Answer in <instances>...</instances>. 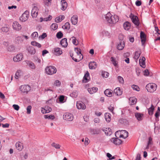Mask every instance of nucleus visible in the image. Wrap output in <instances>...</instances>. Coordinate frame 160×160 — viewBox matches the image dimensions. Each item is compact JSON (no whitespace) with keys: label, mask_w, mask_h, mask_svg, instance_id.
Here are the masks:
<instances>
[{"label":"nucleus","mask_w":160,"mask_h":160,"mask_svg":"<svg viewBox=\"0 0 160 160\" xmlns=\"http://www.w3.org/2000/svg\"><path fill=\"white\" fill-rule=\"evenodd\" d=\"M105 20L111 24H114L119 20L118 17L116 15H112L110 12H108L105 15Z\"/></svg>","instance_id":"nucleus-1"},{"label":"nucleus","mask_w":160,"mask_h":160,"mask_svg":"<svg viewBox=\"0 0 160 160\" xmlns=\"http://www.w3.org/2000/svg\"><path fill=\"white\" fill-rule=\"evenodd\" d=\"M46 73L49 75H52L55 73L57 71L56 68L54 66H50L47 67L45 69Z\"/></svg>","instance_id":"nucleus-2"},{"label":"nucleus","mask_w":160,"mask_h":160,"mask_svg":"<svg viewBox=\"0 0 160 160\" xmlns=\"http://www.w3.org/2000/svg\"><path fill=\"white\" fill-rule=\"evenodd\" d=\"M157 85L155 83H149L148 84L146 87V89L149 92H152L156 89Z\"/></svg>","instance_id":"nucleus-3"},{"label":"nucleus","mask_w":160,"mask_h":160,"mask_svg":"<svg viewBox=\"0 0 160 160\" xmlns=\"http://www.w3.org/2000/svg\"><path fill=\"white\" fill-rule=\"evenodd\" d=\"M129 17L131 19L132 22L134 24L137 26H138L139 25V20L138 17L134 15V14L131 13Z\"/></svg>","instance_id":"nucleus-4"},{"label":"nucleus","mask_w":160,"mask_h":160,"mask_svg":"<svg viewBox=\"0 0 160 160\" xmlns=\"http://www.w3.org/2000/svg\"><path fill=\"white\" fill-rule=\"evenodd\" d=\"M20 89L22 92L27 93L30 90L31 88L28 85H24L21 86Z\"/></svg>","instance_id":"nucleus-5"},{"label":"nucleus","mask_w":160,"mask_h":160,"mask_svg":"<svg viewBox=\"0 0 160 160\" xmlns=\"http://www.w3.org/2000/svg\"><path fill=\"white\" fill-rule=\"evenodd\" d=\"M29 12L28 11H25L20 17L19 20L22 22L26 21L28 19Z\"/></svg>","instance_id":"nucleus-6"},{"label":"nucleus","mask_w":160,"mask_h":160,"mask_svg":"<svg viewBox=\"0 0 160 160\" xmlns=\"http://www.w3.org/2000/svg\"><path fill=\"white\" fill-rule=\"evenodd\" d=\"M63 118L65 120L71 121L73 119V116L72 114L69 113H66L63 115Z\"/></svg>","instance_id":"nucleus-7"},{"label":"nucleus","mask_w":160,"mask_h":160,"mask_svg":"<svg viewBox=\"0 0 160 160\" xmlns=\"http://www.w3.org/2000/svg\"><path fill=\"white\" fill-rule=\"evenodd\" d=\"M90 131L92 135H98L101 132V130L99 128H91L90 129Z\"/></svg>","instance_id":"nucleus-8"},{"label":"nucleus","mask_w":160,"mask_h":160,"mask_svg":"<svg viewBox=\"0 0 160 160\" xmlns=\"http://www.w3.org/2000/svg\"><path fill=\"white\" fill-rule=\"evenodd\" d=\"M38 9L37 7L34 6L31 11V15L33 18L36 17L38 14Z\"/></svg>","instance_id":"nucleus-9"},{"label":"nucleus","mask_w":160,"mask_h":160,"mask_svg":"<svg viewBox=\"0 0 160 160\" xmlns=\"http://www.w3.org/2000/svg\"><path fill=\"white\" fill-rule=\"evenodd\" d=\"M12 27L14 29L17 31H19L22 28L21 25L18 23V22L16 21L13 22Z\"/></svg>","instance_id":"nucleus-10"},{"label":"nucleus","mask_w":160,"mask_h":160,"mask_svg":"<svg viewBox=\"0 0 160 160\" xmlns=\"http://www.w3.org/2000/svg\"><path fill=\"white\" fill-rule=\"evenodd\" d=\"M52 52L54 55L57 56H59L62 53L61 49L60 48L58 47L55 48Z\"/></svg>","instance_id":"nucleus-11"},{"label":"nucleus","mask_w":160,"mask_h":160,"mask_svg":"<svg viewBox=\"0 0 160 160\" xmlns=\"http://www.w3.org/2000/svg\"><path fill=\"white\" fill-rule=\"evenodd\" d=\"M77 107L78 109H85L86 108L85 104L83 102L81 101L77 102Z\"/></svg>","instance_id":"nucleus-12"},{"label":"nucleus","mask_w":160,"mask_h":160,"mask_svg":"<svg viewBox=\"0 0 160 160\" xmlns=\"http://www.w3.org/2000/svg\"><path fill=\"white\" fill-rule=\"evenodd\" d=\"M61 4L62 6L61 9L63 10H65L68 6V3L65 0H62L61 1Z\"/></svg>","instance_id":"nucleus-13"},{"label":"nucleus","mask_w":160,"mask_h":160,"mask_svg":"<svg viewBox=\"0 0 160 160\" xmlns=\"http://www.w3.org/2000/svg\"><path fill=\"white\" fill-rule=\"evenodd\" d=\"M124 42L123 41L121 40L120 41L119 43L117 44V48L119 50H122L124 47Z\"/></svg>","instance_id":"nucleus-14"},{"label":"nucleus","mask_w":160,"mask_h":160,"mask_svg":"<svg viewBox=\"0 0 160 160\" xmlns=\"http://www.w3.org/2000/svg\"><path fill=\"white\" fill-rule=\"evenodd\" d=\"M22 58V54H19L14 57L13 58V60L14 62H18L21 61Z\"/></svg>","instance_id":"nucleus-15"},{"label":"nucleus","mask_w":160,"mask_h":160,"mask_svg":"<svg viewBox=\"0 0 160 160\" xmlns=\"http://www.w3.org/2000/svg\"><path fill=\"white\" fill-rule=\"evenodd\" d=\"M102 130L106 135H110L112 133L111 129L109 128H103Z\"/></svg>","instance_id":"nucleus-16"},{"label":"nucleus","mask_w":160,"mask_h":160,"mask_svg":"<svg viewBox=\"0 0 160 160\" xmlns=\"http://www.w3.org/2000/svg\"><path fill=\"white\" fill-rule=\"evenodd\" d=\"M111 141L116 145H119L122 143V141L118 138H112L111 139Z\"/></svg>","instance_id":"nucleus-17"},{"label":"nucleus","mask_w":160,"mask_h":160,"mask_svg":"<svg viewBox=\"0 0 160 160\" xmlns=\"http://www.w3.org/2000/svg\"><path fill=\"white\" fill-rule=\"evenodd\" d=\"M135 116L138 121H141L142 120L143 114L139 112H135Z\"/></svg>","instance_id":"nucleus-18"},{"label":"nucleus","mask_w":160,"mask_h":160,"mask_svg":"<svg viewBox=\"0 0 160 160\" xmlns=\"http://www.w3.org/2000/svg\"><path fill=\"white\" fill-rule=\"evenodd\" d=\"M140 38L142 45H143L146 42V36L144 33L141 32L140 33Z\"/></svg>","instance_id":"nucleus-19"},{"label":"nucleus","mask_w":160,"mask_h":160,"mask_svg":"<svg viewBox=\"0 0 160 160\" xmlns=\"http://www.w3.org/2000/svg\"><path fill=\"white\" fill-rule=\"evenodd\" d=\"M60 43L62 47L64 48L67 47L68 45L67 38H64L62 39L61 40Z\"/></svg>","instance_id":"nucleus-20"},{"label":"nucleus","mask_w":160,"mask_h":160,"mask_svg":"<svg viewBox=\"0 0 160 160\" xmlns=\"http://www.w3.org/2000/svg\"><path fill=\"white\" fill-rule=\"evenodd\" d=\"M78 17L77 15L73 16L71 18V21L72 24L75 25L78 22Z\"/></svg>","instance_id":"nucleus-21"},{"label":"nucleus","mask_w":160,"mask_h":160,"mask_svg":"<svg viewBox=\"0 0 160 160\" xmlns=\"http://www.w3.org/2000/svg\"><path fill=\"white\" fill-rule=\"evenodd\" d=\"M27 50L28 53L31 55L34 54L36 53V50L32 47L29 46L28 47Z\"/></svg>","instance_id":"nucleus-22"},{"label":"nucleus","mask_w":160,"mask_h":160,"mask_svg":"<svg viewBox=\"0 0 160 160\" xmlns=\"http://www.w3.org/2000/svg\"><path fill=\"white\" fill-rule=\"evenodd\" d=\"M146 59L144 57H142V58H141L139 60V62L140 65L143 68H145V62Z\"/></svg>","instance_id":"nucleus-23"},{"label":"nucleus","mask_w":160,"mask_h":160,"mask_svg":"<svg viewBox=\"0 0 160 160\" xmlns=\"http://www.w3.org/2000/svg\"><path fill=\"white\" fill-rule=\"evenodd\" d=\"M141 54V51L140 50L135 51L134 53V58L136 60H136H138Z\"/></svg>","instance_id":"nucleus-24"},{"label":"nucleus","mask_w":160,"mask_h":160,"mask_svg":"<svg viewBox=\"0 0 160 160\" xmlns=\"http://www.w3.org/2000/svg\"><path fill=\"white\" fill-rule=\"evenodd\" d=\"M114 92L117 96L121 95L122 93V91L119 87L117 88L114 89Z\"/></svg>","instance_id":"nucleus-25"},{"label":"nucleus","mask_w":160,"mask_h":160,"mask_svg":"<svg viewBox=\"0 0 160 160\" xmlns=\"http://www.w3.org/2000/svg\"><path fill=\"white\" fill-rule=\"evenodd\" d=\"M89 67L90 69H95L97 67V64L94 62H91L89 64Z\"/></svg>","instance_id":"nucleus-26"},{"label":"nucleus","mask_w":160,"mask_h":160,"mask_svg":"<svg viewBox=\"0 0 160 160\" xmlns=\"http://www.w3.org/2000/svg\"><path fill=\"white\" fill-rule=\"evenodd\" d=\"M98 89L96 87H93L92 88H90L88 89V92L91 94H92L97 92Z\"/></svg>","instance_id":"nucleus-27"},{"label":"nucleus","mask_w":160,"mask_h":160,"mask_svg":"<svg viewBox=\"0 0 160 160\" xmlns=\"http://www.w3.org/2000/svg\"><path fill=\"white\" fill-rule=\"evenodd\" d=\"M105 118L108 122H109L111 120V114L109 113H106L104 115Z\"/></svg>","instance_id":"nucleus-28"},{"label":"nucleus","mask_w":160,"mask_h":160,"mask_svg":"<svg viewBox=\"0 0 160 160\" xmlns=\"http://www.w3.org/2000/svg\"><path fill=\"white\" fill-rule=\"evenodd\" d=\"M16 146L17 149L20 151H21L23 148V146L22 145V144L20 142L16 143Z\"/></svg>","instance_id":"nucleus-29"},{"label":"nucleus","mask_w":160,"mask_h":160,"mask_svg":"<svg viewBox=\"0 0 160 160\" xmlns=\"http://www.w3.org/2000/svg\"><path fill=\"white\" fill-rule=\"evenodd\" d=\"M88 77H89V73L87 71L84 75L82 82H88Z\"/></svg>","instance_id":"nucleus-30"},{"label":"nucleus","mask_w":160,"mask_h":160,"mask_svg":"<svg viewBox=\"0 0 160 160\" xmlns=\"http://www.w3.org/2000/svg\"><path fill=\"white\" fill-rule=\"evenodd\" d=\"M27 63L31 69H34L35 68V66L32 62L28 61H27Z\"/></svg>","instance_id":"nucleus-31"},{"label":"nucleus","mask_w":160,"mask_h":160,"mask_svg":"<svg viewBox=\"0 0 160 160\" xmlns=\"http://www.w3.org/2000/svg\"><path fill=\"white\" fill-rule=\"evenodd\" d=\"M130 23L128 22H126L123 24V27L125 29L128 30L130 27Z\"/></svg>","instance_id":"nucleus-32"},{"label":"nucleus","mask_w":160,"mask_h":160,"mask_svg":"<svg viewBox=\"0 0 160 160\" xmlns=\"http://www.w3.org/2000/svg\"><path fill=\"white\" fill-rule=\"evenodd\" d=\"M112 90L107 89L104 91V93L107 96L110 97L112 96Z\"/></svg>","instance_id":"nucleus-33"},{"label":"nucleus","mask_w":160,"mask_h":160,"mask_svg":"<svg viewBox=\"0 0 160 160\" xmlns=\"http://www.w3.org/2000/svg\"><path fill=\"white\" fill-rule=\"evenodd\" d=\"M130 101L131 102V105L135 104L137 102V99L135 97H131L129 98Z\"/></svg>","instance_id":"nucleus-34"},{"label":"nucleus","mask_w":160,"mask_h":160,"mask_svg":"<svg viewBox=\"0 0 160 160\" xmlns=\"http://www.w3.org/2000/svg\"><path fill=\"white\" fill-rule=\"evenodd\" d=\"M122 133H123V132H124V133H126V135H123V134H121L120 135L119 137L120 138H126L128 136V132L125 130H122Z\"/></svg>","instance_id":"nucleus-35"},{"label":"nucleus","mask_w":160,"mask_h":160,"mask_svg":"<svg viewBox=\"0 0 160 160\" xmlns=\"http://www.w3.org/2000/svg\"><path fill=\"white\" fill-rule=\"evenodd\" d=\"M31 44L32 46H35L39 48H41L42 46L40 44L35 41L31 42Z\"/></svg>","instance_id":"nucleus-36"},{"label":"nucleus","mask_w":160,"mask_h":160,"mask_svg":"<svg viewBox=\"0 0 160 160\" xmlns=\"http://www.w3.org/2000/svg\"><path fill=\"white\" fill-rule=\"evenodd\" d=\"M74 50L77 53V55H79V54H81V55L82 56L81 59H82L83 57L82 54H81V49L77 48H74Z\"/></svg>","instance_id":"nucleus-37"},{"label":"nucleus","mask_w":160,"mask_h":160,"mask_svg":"<svg viewBox=\"0 0 160 160\" xmlns=\"http://www.w3.org/2000/svg\"><path fill=\"white\" fill-rule=\"evenodd\" d=\"M52 110L51 108L48 106H45L44 108V111H45V113L50 112Z\"/></svg>","instance_id":"nucleus-38"},{"label":"nucleus","mask_w":160,"mask_h":160,"mask_svg":"<svg viewBox=\"0 0 160 160\" xmlns=\"http://www.w3.org/2000/svg\"><path fill=\"white\" fill-rule=\"evenodd\" d=\"M51 19L52 16L51 15H49L48 17L45 18L44 19L43 18H41V22H42V21H50Z\"/></svg>","instance_id":"nucleus-39"},{"label":"nucleus","mask_w":160,"mask_h":160,"mask_svg":"<svg viewBox=\"0 0 160 160\" xmlns=\"http://www.w3.org/2000/svg\"><path fill=\"white\" fill-rule=\"evenodd\" d=\"M154 110V108L153 105L152 104L151 107L148 109L149 114V115H152Z\"/></svg>","instance_id":"nucleus-40"},{"label":"nucleus","mask_w":160,"mask_h":160,"mask_svg":"<svg viewBox=\"0 0 160 160\" xmlns=\"http://www.w3.org/2000/svg\"><path fill=\"white\" fill-rule=\"evenodd\" d=\"M62 28L65 29H69L70 28V24L68 22H66L64 25L62 27Z\"/></svg>","instance_id":"nucleus-41"},{"label":"nucleus","mask_w":160,"mask_h":160,"mask_svg":"<svg viewBox=\"0 0 160 160\" xmlns=\"http://www.w3.org/2000/svg\"><path fill=\"white\" fill-rule=\"evenodd\" d=\"M44 117L45 119H48L51 120H53L55 118V116L54 115H45L44 116Z\"/></svg>","instance_id":"nucleus-42"},{"label":"nucleus","mask_w":160,"mask_h":160,"mask_svg":"<svg viewBox=\"0 0 160 160\" xmlns=\"http://www.w3.org/2000/svg\"><path fill=\"white\" fill-rule=\"evenodd\" d=\"M63 34L61 31L58 32L56 35V37L58 39L62 38L63 37Z\"/></svg>","instance_id":"nucleus-43"},{"label":"nucleus","mask_w":160,"mask_h":160,"mask_svg":"<svg viewBox=\"0 0 160 160\" xmlns=\"http://www.w3.org/2000/svg\"><path fill=\"white\" fill-rule=\"evenodd\" d=\"M109 75V73L106 72L105 71H102V76L103 77L105 78H107L108 77Z\"/></svg>","instance_id":"nucleus-44"},{"label":"nucleus","mask_w":160,"mask_h":160,"mask_svg":"<svg viewBox=\"0 0 160 160\" xmlns=\"http://www.w3.org/2000/svg\"><path fill=\"white\" fill-rule=\"evenodd\" d=\"M51 27L53 30H55L58 28V25L56 23H53L51 25Z\"/></svg>","instance_id":"nucleus-45"},{"label":"nucleus","mask_w":160,"mask_h":160,"mask_svg":"<svg viewBox=\"0 0 160 160\" xmlns=\"http://www.w3.org/2000/svg\"><path fill=\"white\" fill-rule=\"evenodd\" d=\"M52 146L55 148L56 149H59L60 147V145L58 144L53 142L52 144Z\"/></svg>","instance_id":"nucleus-46"},{"label":"nucleus","mask_w":160,"mask_h":160,"mask_svg":"<svg viewBox=\"0 0 160 160\" xmlns=\"http://www.w3.org/2000/svg\"><path fill=\"white\" fill-rule=\"evenodd\" d=\"M132 88L133 89V90H135L137 91H140V88L137 85H133L132 86Z\"/></svg>","instance_id":"nucleus-47"},{"label":"nucleus","mask_w":160,"mask_h":160,"mask_svg":"<svg viewBox=\"0 0 160 160\" xmlns=\"http://www.w3.org/2000/svg\"><path fill=\"white\" fill-rule=\"evenodd\" d=\"M18 41V42H17V43H19V42H22L23 41V39L21 37H20V36H18V37L15 39V41Z\"/></svg>","instance_id":"nucleus-48"},{"label":"nucleus","mask_w":160,"mask_h":160,"mask_svg":"<svg viewBox=\"0 0 160 160\" xmlns=\"http://www.w3.org/2000/svg\"><path fill=\"white\" fill-rule=\"evenodd\" d=\"M111 60L112 63H113V65L115 66H116L117 65V63H116V61L114 58L113 57H112L111 58Z\"/></svg>","instance_id":"nucleus-49"},{"label":"nucleus","mask_w":160,"mask_h":160,"mask_svg":"<svg viewBox=\"0 0 160 160\" xmlns=\"http://www.w3.org/2000/svg\"><path fill=\"white\" fill-rule=\"evenodd\" d=\"M9 30V28L7 27H2L1 28V30L3 32H8Z\"/></svg>","instance_id":"nucleus-50"},{"label":"nucleus","mask_w":160,"mask_h":160,"mask_svg":"<svg viewBox=\"0 0 160 160\" xmlns=\"http://www.w3.org/2000/svg\"><path fill=\"white\" fill-rule=\"evenodd\" d=\"M32 107L30 105L28 106L27 108V114H30L31 113V109Z\"/></svg>","instance_id":"nucleus-51"},{"label":"nucleus","mask_w":160,"mask_h":160,"mask_svg":"<svg viewBox=\"0 0 160 160\" xmlns=\"http://www.w3.org/2000/svg\"><path fill=\"white\" fill-rule=\"evenodd\" d=\"M118 79L120 83H124V79L122 77L120 76H118Z\"/></svg>","instance_id":"nucleus-52"},{"label":"nucleus","mask_w":160,"mask_h":160,"mask_svg":"<svg viewBox=\"0 0 160 160\" xmlns=\"http://www.w3.org/2000/svg\"><path fill=\"white\" fill-rule=\"evenodd\" d=\"M102 34L103 36H108L109 33L107 31H104L102 32Z\"/></svg>","instance_id":"nucleus-53"},{"label":"nucleus","mask_w":160,"mask_h":160,"mask_svg":"<svg viewBox=\"0 0 160 160\" xmlns=\"http://www.w3.org/2000/svg\"><path fill=\"white\" fill-rule=\"evenodd\" d=\"M31 36L33 38H37L38 36V33L37 32H34L32 34Z\"/></svg>","instance_id":"nucleus-54"},{"label":"nucleus","mask_w":160,"mask_h":160,"mask_svg":"<svg viewBox=\"0 0 160 160\" xmlns=\"http://www.w3.org/2000/svg\"><path fill=\"white\" fill-rule=\"evenodd\" d=\"M64 99V96L63 95H61L59 98V101L61 102H63Z\"/></svg>","instance_id":"nucleus-55"},{"label":"nucleus","mask_w":160,"mask_h":160,"mask_svg":"<svg viewBox=\"0 0 160 160\" xmlns=\"http://www.w3.org/2000/svg\"><path fill=\"white\" fill-rule=\"evenodd\" d=\"M52 0H43V1L45 3V4L48 6L50 3H51V2Z\"/></svg>","instance_id":"nucleus-56"},{"label":"nucleus","mask_w":160,"mask_h":160,"mask_svg":"<svg viewBox=\"0 0 160 160\" xmlns=\"http://www.w3.org/2000/svg\"><path fill=\"white\" fill-rule=\"evenodd\" d=\"M155 30L156 32V33L158 34V36L160 34V31L158 29V28L155 26Z\"/></svg>","instance_id":"nucleus-57"},{"label":"nucleus","mask_w":160,"mask_h":160,"mask_svg":"<svg viewBox=\"0 0 160 160\" xmlns=\"http://www.w3.org/2000/svg\"><path fill=\"white\" fill-rule=\"evenodd\" d=\"M12 107L15 110L17 111L18 110L19 108V107L18 105L14 104L12 106Z\"/></svg>","instance_id":"nucleus-58"},{"label":"nucleus","mask_w":160,"mask_h":160,"mask_svg":"<svg viewBox=\"0 0 160 160\" xmlns=\"http://www.w3.org/2000/svg\"><path fill=\"white\" fill-rule=\"evenodd\" d=\"M78 95L77 92H74L70 94L71 96L73 97L74 98H76L77 97Z\"/></svg>","instance_id":"nucleus-59"},{"label":"nucleus","mask_w":160,"mask_h":160,"mask_svg":"<svg viewBox=\"0 0 160 160\" xmlns=\"http://www.w3.org/2000/svg\"><path fill=\"white\" fill-rule=\"evenodd\" d=\"M149 74V72L148 69H146L144 72V76H148Z\"/></svg>","instance_id":"nucleus-60"},{"label":"nucleus","mask_w":160,"mask_h":160,"mask_svg":"<svg viewBox=\"0 0 160 160\" xmlns=\"http://www.w3.org/2000/svg\"><path fill=\"white\" fill-rule=\"evenodd\" d=\"M72 42L73 43L76 45L77 44H76V38L75 37H72Z\"/></svg>","instance_id":"nucleus-61"},{"label":"nucleus","mask_w":160,"mask_h":160,"mask_svg":"<svg viewBox=\"0 0 160 160\" xmlns=\"http://www.w3.org/2000/svg\"><path fill=\"white\" fill-rule=\"evenodd\" d=\"M55 22L57 23L61 21L60 19V17H58L56 18L55 19Z\"/></svg>","instance_id":"nucleus-62"},{"label":"nucleus","mask_w":160,"mask_h":160,"mask_svg":"<svg viewBox=\"0 0 160 160\" xmlns=\"http://www.w3.org/2000/svg\"><path fill=\"white\" fill-rule=\"evenodd\" d=\"M108 109L113 113V111L114 109V108L111 106H109L108 107Z\"/></svg>","instance_id":"nucleus-63"},{"label":"nucleus","mask_w":160,"mask_h":160,"mask_svg":"<svg viewBox=\"0 0 160 160\" xmlns=\"http://www.w3.org/2000/svg\"><path fill=\"white\" fill-rule=\"evenodd\" d=\"M54 83L56 86H59L61 84V82L58 80H56Z\"/></svg>","instance_id":"nucleus-64"}]
</instances>
